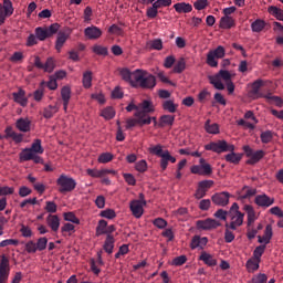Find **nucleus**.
I'll use <instances>...</instances> for the list:
<instances>
[{
    "mask_svg": "<svg viewBox=\"0 0 283 283\" xmlns=\"http://www.w3.org/2000/svg\"><path fill=\"white\" fill-rule=\"evenodd\" d=\"M135 87L139 85L143 90H154L156 87V76L147 73L145 70L137 69L133 72Z\"/></svg>",
    "mask_w": 283,
    "mask_h": 283,
    "instance_id": "f257e3e1",
    "label": "nucleus"
},
{
    "mask_svg": "<svg viewBox=\"0 0 283 283\" xmlns=\"http://www.w3.org/2000/svg\"><path fill=\"white\" fill-rule=\"evenodd\" d=\"M148 151L153 156H158V158H160L161 171L167 170L169 163H176V157L171 156V153H169V150H163V145L160 144L149 147Z\"/></svg>",
    "mask_w": 283,
    "mask_h": 283,
    "instance_id": "f03ea898",
    "label": "nucleus"
},
{
    "mask_svg": "<svg viewBox=\"0 0 283 283\" xmlns=\"http://www.w3.org/2000/svg\"><path fill=\"white\" fill-rule=\"evenodd\" d=\"M145 125H151V116L144 114L143 112H135L134 117L126 119V129L134 127H145Z\"/></svg>",
    "mask_w": 283,
    "mask_h": 283,
    "instance_id": "7ed1b4c3",
    "label": "nucleus"
},
{
    "mask_svg": "<svg viewBox=\"0 0 283 283\" xmlns=\"http://www.w3.org/2000/svg\"><path fill=\"white\" fill-rule=\"evenodd\" d=\"M56 186L59 187L57 191L60 193H71V191L76 189V180L65 174H62L56 179Z\"/></svg>",
    "mask_w": 283,
    "mask_h": 283,
    "instance_id": "20e7f679",
    "label": "nucleus"
},
{
    "mask_svg": "<svg viewBox=\"0 0 283 283\" xmlns=\"http://www.w3.org/2000/svg\"><path fill=\"white\" fill-rule=\"evenodd\" d=\"M229 217L231 222L228 223V226L232 229V231H235L238 227H242L244 223V213L240 212V206H238L237 202L232 203L229 210Z\"/></svg>",
    "mask_w": 283,
    "mask_h": 283,
    "instance_id": "39448f33",
    "label": "nucleus"
},
{
    "mask_svg": "<svg viewBox=\"0 0 283 283\" xmlns=\"http://www.w3.org/2000/svg\"><path fill=\"white\" fill-rule=\"evenodd\" d=\"M205 149L206 151H213L214 154H224L227 151H235V146L222 139L207 144Z\"/></svg>",
    "mask_w": 283,
    "mask_h": 283,
    "instance_id": "423d86ee",
    "label": "nucleus"
},
{
    "mask_svg": "<svg viewBox=\"0 0 283 283\" xmlns=\"http://www.w3.org/2000/svg\"><path fill=\"white\" fill-rule=\"evenodd\" d=\"M143 112V114H154L156 112V107L151 101L144 99L142 103L136 105L134 101H132L126 106V112Z\"/></svg>",
    "mask_w": 283,
    "mask_h": 283,
    "instance_id": "0eeeda50",
    "label": "nucleus"
},
{
    "mask_svg": "<svg viewBox=\"0 0 283 283\" xmlns=\"http://www.w3.org/2000/svg\"><path fill=\"white\" fill-rule=\"evenodd\" d=\"M144 207H147V200H145V195L140 192L139 199L132 200L129 203V209L134 218H143V213H145Z\"/></svg>",
    "mask_w": 283,
    "mask_h": 283,
    "instance_id": "6e6552de",
    "label": "nucleus"
},
{
    "mask_svg": "<svg viewBox=\"0 0 283 283\" xmlns=\"http://www.w3.org/2000/svg\"><path fill=\"white\" fill-rule=\"evenodd\" d=\"M226 53L227 51L222 45H219L214 50L209 51L206 60L207 65L210 67H218V61L216 59H224Z\"/></svg>",
    "mask_w": 283,
    "mask_h": 283,
    "instance_id": "1a4fd4ad",
    "label": "nucleus"
},
{
    "mask_svg": "<svg viewBox=\"0 0 283 283\" xmlns=\"http://www.w3.org/2000/svg\"><path fill=\"white\" fill-rule=\"evenodd\" d=\"M12 14H14L12 1L3 0V4L0 3V25H3V23H6V19H8V17H12Z\"/></svg>",
    "mask_w": 283,
    "mask_h": 283,
    "instance_id": "9d476101",
    "label": "nucleus"
},
{
    "mask_svg": "<svg viewBox=\"0 0 283 283\" xmlns=\"http://www.w3.org/2000/svg\"><path fill=\"white\" fill-rule=\"evenodd\" d=\"M8 277H10V259L3 254L0 261V283H8Z\"/></svg>",
    "mask_w": 283,
    "mask_h": 283,
    "instance_id": "9b49d317",
    "label": "nucleus"
},
{
    "mask_svg": "<svg viewBox=\"0 0 283 283\" xmlns=\"http://www.w3.org/2000/svg\"><path fill=\"white\" fill-rule=\"evenodd\" d=\"M196 224L199 231H211L213 229H218V227L221 226L220 221L211 218L199 220Z\"/></svg>",
    "mask_w": 283,
    "mask_h": 283,
    "instance_id": "f8f14e48",
    "label": "nucleus"
},
{
    "mask_svg": "<svg viewBox=\"0 0 283 283\" xmlns=\"http://www.w3.org/2000/svg\"><path fill=\"white\" fill-rule=\"evenodd\" d=\"M229 198H231V195L228 191L217 192L211 197V201L217 207H227L229 205Z\"/></svg>",
    "mask_w": 283,
    "mask_h": 283,
    "instance_id": "ddd939ff",
    "label": "nucleus"
},
{
    "mask_svg": "<svg viewBox=\"0 0 283 283\" xmlns=\"http://www.w3.org/2000/svg\"><path fill=\"white\" fill-rule=\"evenodd\" d=\"M84 36L90 41H96V39H101V36H103V31L98 29V27H87L84 30Z\"/></svg>",
    "mask_w": 283,
    "mask_h": 283,
    "instance_id": "4468645a",
    "label": "nucleus"
},
{
    "mask_svg": "<svg viewBox=\"0 0 283 283\" xmlns=\"http://www.w3.org/2000/svg\"><path fill=\"white\" fill-rule=\"evenodd\" d=\"M254 202L255 205H258V207L268 208V207H271V205L275 203V199L263 193V195H258L254 199Z\"/></svg>",
    "mask_w": 283,
    "mask_h": 283,
    "instance_id": "2eb2a0df",
    "label": "nucleus"
},
{
    "mask_svg": "<svg viewBox=\"0 0 283 283\" xmlns=\"http://www.w3.org/2000/svg\"><path fill=\"white\" fill-rule=\"evenodd\" d=\"M209 243V239L207 237L200 238V235H195L190 242V249H205Z\"/></svg>",
    "mask_w": 283,
    "mask_h": 283,
    "instance_id": "dca6fc26",
    "label": "nucleus"
},
{
    "mask_svg": "<svg viewBox=\"0 0 283 283\" xmlns=\"http://www.w3.org/2000/svg\"><path fill=\"white\" fill-rule=\"evenodd\" d=\"M46 224L50 227L54 233L59 231V227H61V219H59V216L56 214H49L46 218Z\"/></svg>",
    "mask_w": 283,
    "mask_h": 283,
    "instance_id": "f3484780",
    "label": "nucleus"
},
{
    "mask_svg": "<svg viewBox=\"0 0 283 283\" xmlns=\"http://www.w3.org/2000/svg\"><path fill=\"white\" fill-rule=\"evenodd\" d=\"M14 103H18V105H21V107L28 106V97H25V91L20 88L19 92L12 93Z\"/></svg>",
    "mask_w": 283,
    "mask_h": 283,
    "instance_id": "a211bd4d",
    "label": "nucleus"
},
{
    "mask_svg": "<svg viewBox=\"0 0 283 283\" xmlns=\"http://www.w3.org/2000/svg\"><path fill=\"white\" fill-rule=\"evenodd\" d=\"M4 138H12L17 144L23 143V134L13 132L12 126H8L4 130Z\"/></svg>",
    "mask_w": 283,
    "mask_h": 283,
    "instance_id": "6ab92c4d",
    "label": "nucleus"
},
{
    "mask_svg": "<svg viewBox=\"0 0 283 283\" xmlns=\"http://www.w3.org/2000/svg\"><path fill=\"white\" fill-rule=\"evenodd\" d=\"M258 193V189L251 188L249 186H243L240 191V200H247L249 198H253Z\"/></svg>",
    "mask_w": 283,
    "mask_h": 283,
    "instance_id": "aec40b11",
    "label": "nucleus"
},
{
    "mask_svg": "<svg viewBox=\"0 0 283 283\" xmlns=\"http://www.w3.org/2000/svg\"><path fill=\"white\" fill-rule=\"evenodd\" d=\"M32 122L28 118H19L15 122V127L19 132L28 133L31 129Z\"/></svg>",
    "mask_w": 283,
    "mask_h": 283,
    "instance_id": "412c9836",
    "label": "nucleus"
},
{
    "mask_svg": "<svg viewBox=\"0 0 283 283\" xmlns=\"http://www.w3.org/2000/svg\"><path fill=\"white\" fill-rule=\"evenodd\" d=\"M174 9L176 10V12H178V14H187L191 12V10H193V7L187 2H178L174 4Z\"/></svg>",
    "mask_w": 283,
    "mask_h": 283,
    "instance_id": "4be33fe9",
    "label": "nucleus"
},
{
    "mask_svg": "<svg viewBox=\"0 0 283 283\" xmlns=\"http://www.w3.org/2000/svg\"><path fill=\"white\" fill-rule=\"evenodd\" d=\"M219 28L222 30H231V28H235V20L231 17H222L220 20Z\"/></svg>",
    "mask_w": 283,
    "mask_h": 283,
    "instance_id": "5701e85b",
    "label": "nucleus"
},
{
    "mask_svg": "<svg viewBox=\"0 0 283 283\" xmlns=\"http://www.w3.org/2000/svg\"><path fill=\"white\" fill-rule=\"evenodd\" d=\"M199 260L207 264V266H218V260H216L210 253L202 252Z\"/></svg>",
    "mask_w": 283,
    "mask_h": 283,
    "instance_id": "b1692460",
    "label": "nucleus"
},
{
    "mask_svg": "<svg viewBox=\"0 0 283 283\" xmlns=\"http://www.w3.org/2000/svg\"><path fill=\"white\" fill-rule=\"evenodd\" d=\"M67 39H70V35H67L65 32L57 33V38L55 41V50L57 52H61V50L63 49V45H65V42L67 41Z\"/></svg>",
    "mask_w": 283,
    "mask_h": 283,
    "instance_id": "393cba45",
    "label": "nucleus"
},
{
    "mask_svg": "<svg viewBox=\"0 0 283 283\" xmlns=\"http://www.w3.org/2000/svg\"><path fill=\"white\" fill-rule=\"evenodd\" d=\"M114 242H116V240L114 239V235L112 234L106 235V240L104 242L103 249L106 253H108V255H112V253H114Z\"/></svg>",
    "mask_w": 283,
    "mask_h": 283,
    "instance_id": "a878e982",
    "label": "nucleus"
},
{
    "mask_svg": "<svg viewBox=\"0 0 283 283\" xmlns=\"http://www.w3.org/2000/svg\"><path fill=\"white\" fill-rule=\"evenodd\" d=\"M161 107L165 112H169V114H176L178 112V104L174 103V99L164 101Z\"/></svg>",
    "mask_w": 283,
    "mask_h": 283,
    "instance_id": "bb28decb",
    "label": "nucleus"
},
{
    "mask_svg": "<svg viewBox=\"0 0 283 283\" xmlns=\"http://www.w3.org/2000/svg\"><path fill=\"white\" fill-rule=\"evenodd\" d=\"M120 76L123 81H126V83H129L132 87H136V80H134V73L129 72L128 69H123L120 71Z\"/></svg>",
    "mask_w": 283,
    "mask_h": 283,
    "instance_id": "cd10ccee",
    "label": "nucleus"
},
{
    "mask_svg": "<svg viewBox=\"0 0 283 283\" xmlns=\"http://www.w3.org/2000/svg\"><path fill=\"white\" fill-rule=\"evenodd\" d=\"M174 120H176V116L174 115H163L159 118L158 127H171L174 125Z\"/></svg>",
    "mask_w": 283,
    "mask_h": 283,
    "instance_id": "c85d7f7f",
    "label": "nucleus"
},
{
    "mask_svg": "<svg viewBox=\"0 0 283 283\" xmlns=\"http://www.w3.org/2000/svg\"><path fill=\"white\" fill-rule=\"evenodd\" d=\"M264 150H256L255 153H252L250 159H248L245 163L247 165H258L264 158Z\"/></svg>",
    "mask_w": 283,
    "mask_h": 283,
    "instance_id": "c756f323",
    "label": "nucleus"
},
{
    "mask_svg": "<svg viewBox=\"0 0 283 283\" xmlns=\"http://www.w3.org/2000/svg\"><path fill=\"white\" fill-rule=\"evenodd\" d=\"M35 36H36L38 41H45V39H50V34L48 32V27L35 28Z\"/></svg>",
    "mask_w": 283,
    "mask_h": 283,
    "instance_id": "7c9ffc66",
    "label": "nucleus"
},
{
    "mask_svg": "<svg viewBox=\"0 0 283 283\" xmlns=\"http://www.w3.org/2000/svg\"><path fill=\"white\" fill-rule=\"evenodd\" d=\"M185 70H187V62L185 61V57H180L175 64L172 72L175 74H182Z\"/></svg>",
    "mask_w": 283,
    "mask_h": 283,
    "instance_id": "2f4dec72",
    "label": "nucleus"
},
{
    "mask_svg": "<svg viewBox=\"0 0 283 283\" xmlns=\"http://www.w3.org/2000/svg\"><path fill=\"white\" fill-rule=\"evenodd\" d=\"M244 211L248 213V227H251L255 222V210L253 209V206L245 205Z\"/></svg>",
    "mask_w": 283,
    "mask_h": 283,
    "instance_id": "473e14b6",
    "label": "nucleus"
},
{
    "mask_svg": "<svg viewBox=\"0 0 283 283\" xmlns=\"http://www.w3.org/2000/svg\"><path fill=\"white\" fill-rule=\"evenodd\" d=\"M57 113H59V106L49 105L43 109V117L46 119H50L54 116V114H57Z\"/></svg>",
    "mask_w": 283,
    "mask_h": 283,
    "instance_id": "72a5a7b5",
    "label": "nucleus"
},
{
    "mask_svg": "<svg viewBox=\"0 0 283 283\" xmlns=\"http://www.w3.org/2000/svg\"><path fill=\"white\" fill-rule=\"evenodd\" d=\"M260 262L258 261V259H249L245 263L247 270L249 271V273H254V271H258V269H260Z\"/></svg>",
    "mask_w": 283,
    "mask_h": 283,
    "instance_id": "f704fd0d",
    "label": "nucleus"
},
{
    "mask_svg": "<svg viewBox=\"0 0 283 283\" xmlns=\"http://www.w3.org/2000/svg\"><path fill=\"white\" fill-rule=\"evenodd\" d=\"M227 163H231L232 165H240V160H242V155L235 154L234 150L230 151V154L226 155Z\"/></svg>",
    "mask_w": 283,
    "mask_h": 283,
    "instance_id": "c9c22d12",
    "label": "nucleus"
},
{
    "mask_svg": "<svg viewBox=\"0 0 283 283\" xmlns=\"http://www.w3.org/2000/svg\"><path fill=\"white\" fill-rule=\"evenodd\" d=\"M92 76H93L92 71H85L83 73L82 83L85 90H90V87H92V78H93Z\"/></svg>",
    "mask_w": 283,
    "mask_h": 283,
    "instance_id": "e433bc0d",
    "label": "nucleus"
},
{
    "mask_svg": "<svg viewBox=\"0 0 283 283\" xmlns=\"http://www.w3.org/2000/svg\"><path fill=\"white\" fill-rule=\"evenodd\" d=\"M34 158V154L31 148H24L20 153V161L21 163H28V160H32Z\"/></svg>",
    "mask_w": 283,
    "mask_h": 283,
    "instance_id": "4c0bfd02",
    "label": "nucleus"
},
{
    "mask_svg": "<svg viewBox=\"0 0 283 283\" xmlns=\"http://www.w3.org/2000/svg\"><path fill=\"white\" fill-rule=\"evenodd\" d=\"M211 120L208 119L205 124V129L208 134H220V126L214 123V124H210Z\"/></svg>",
    "mask_w": 283,
    "mask_h": 283,
    "instance_id": "58836bf2",
    "label": "nucleus"
},
{
    "mask_svg": "<svg viewBox=\"0 0 283 283\" xmlns=\"http://www.w3.org/2000/svg\"><path fill=\"white\" fill-rule=\"evenodd\" d=\"M146 48H148V50H163V40L161 39H155V40H150L146 43Z\"/></svg>",
    "mask_w": 283,
    "mask_h": 283,
    "instance_id": "ea45409f",
    "label": "nucleus"
},
{
    "mask_svg": "<svg viewBox=\"0 0 283 283\" xmlns=\"http://www.w3.org/2000/svg\"><path fill=\"white\" fill-rule=\"evenodd\" d=\"M199 165H201L203 176H211L213 174V168H211V165L205 158H200Z\"/></svg>",
    "mask_w": 283,
    "mask_h": 283,
    "instance_id": "a19ab883",
    "label": "nucleus"
},
{
    "mask_svg": "<svg viewBox=\"0 0 283 283\" xmlns=\"http://www.w3.org/2000/svg\"><path fill=\"white\" fill-rule=\"evenodd\" d=\"M224 227H226L224 242H227L229 244L235 240V234L233 233V229H231V227H229L228 222L224 224Z\"/></svg>",
    "mask_w": 283,
    "mask_h": 283,
    "instance_id": "79ce46f5",
    "label": "nucleus"
},
{
    "mask_svg": "<svg viewBox=\"0 0 283 283\" xmlns=\"http://www.w3.org/2000/svg\"><path fill=\"white\" fill-rule=\"evenodd\" d=\"M264 86V81L262 80H256L252 83V90L250 91V94H252V96H260V87Z\"/></svg>",
    "mask_w": 283,
    "mask_h": 283,
    "instance_id": "37998d69",
    "label": "nucleus"
},
{
    "mask_svg": "<svg viewBox=\"0 0 283 283\" xmlns=\"http://www.w3.org/2000/svg\"><path fill=\"white\" fill-rule=\"evenodd\" d=\"M113 160L114 154L112 153H102L97 158V163H101L102 165H107V163H112Z\"/></svg>",
    "mask_w": 283,
    "mask_h": 283,
    "instance_id": "c03bdc74",
    "label": "nucleus"
},
{
    "mask_svg": "<svg viewBox=\"0 0 283 283\" xmlns=\"http://www.w3.org/2000/svg\"><path fill=\"white\" fill-rule=\"evenodd\" d=\"M56 67V62L54 61V57H48L44 63V72H48L49 74H52L54 72V69Z\"/></svg>",
    "mask_w": 283,
    "mask_h": 283,
    "instance_id": "a18cd8bd",
    "label": "nucleus"
},
{
    "mask_svg": "<svg viewBox=\"0 0 283 283\" xmlns=\"http://www.w3.org/2000/svg\"><path fill=\"white\" fill-rule=\"evenodd\" d=\"M251 28L252 32H262V30L266 28V22L264 20L258 19L254 22H252Z\"/></svg>",
    "mask_w": 283,
    "mask_h": 283,
    "instance_id": "49530a36",
    "label": "nucleus"
},
{
    "mask_svg": "<svg viewBox=\"0 0 283 283\" xmlns=\"http://www.w3.org/2000/svg\"><path fill=\"white\" fill-rule=\"evenodd\" d=\"M61 96L63 103H70V99L72 98V88L70 86H63L61 90Z\"/></svg>",
    "mask_w": 283,
    "mask_h": 283,
    "instance_id": "de8ad7c7",
    "label": "nucleus"
},
{
    "mask_svg": "<svg viewBox=\"0 0 283 283\" xmlns=\"http://www.w3.org/2000/svg\"><path fill=\"white\" fill-rule=\"evenodd\" d=\"M264 251H266V245H259L253 251V259L262 262V255H264Z\"/></svg>",
    "mask_w": 283,
    "mask_h": 283,
    "instance_id": "09e8293b",
    "label": "nucleus"
},
{
    "mask_svg": "<svg viewBox=\"0 0 283 283\" xmlns=\"http://www.w3.org/2000/svg\"><path fill=\"white\" fill-rule=\"evenodd\" d=\"M209 81L216 90H224V84L220 81L219 75L209 76Z\"/></svg>",
    "mask_w": 283,
    "mask_h": 283,
    "instance_id": "8fccbe9b",
    "label": "nucleus"
},
{
    "mask_svg": "<svg viewBox=\"0 0 283 283\" xmlns=\"http://www.w3.org/2000/svg\"><path fill=\"white\" fill-rule=\"evenodd\" d=\"M260 138H261V143H263V145H269V143H271L273 140V130L262 132L260 135Z\"/></svg>",
    "mask_w": 283,
    "mask_h": 283,
    "instance_id": "3c124183",
    "label": "nucleus"
},
{
    "mask_svg": "<svg viewBox=\"0 0 283 283\" xmlns=\"http://www.w3.org/2000/svg\"><path fill=\"white\" fill-rule=\"evenodd\" d=\"M101 116H103L105 120H112V118L116 116V111H114V107H106L102 111Z\"/></svg>",
    "mask_w": 283,
    "mask_h": 283,
    "instance_id": "603ef678",
    "label": "nucleus"
},
{
    "mask_svg": "<svg viewBox=\"0 0 283 283\" xmlns=\"http://www.w3.org/2000/svg\"><path fill=\"white\" fill-rule=\"evenodd\" d=\"M63 218L65 222H72L73 224H81V220L74 214V212H64Z\"/></svg>",
    "mask_w": 283,
    "mask_h": 283,
    "instance_id": "864d4df0",
    "label": "nucleus"
},
{
    "mask_svg": "<svg viewBox=\"0 0 283 283\" xmlns=\"http://www.w3.org/2000/svg\"><path fill=\"white\" fill-rule=\"evenodd\" d=\"M268 12L273 14L277 19V21H283V10L277 7H269Z\"/></svg>",
    "mask_w": 283,
    "mask_h": 283,
    "instance_id": "5fc2aeb1",
    "label": "nucleus"
},
{
    "mask_svg": "<svg viewBox=\"0 0 283 283\" xmlns=\"http://www.w3.org/2000/svg\"><path fill=\"white\" fill-rule=\"evenodd\" d=\"M107 231V221L106 220H99L98 224L96 227V237L98 235H105V232Z\"/></svg>",
    "mask_w": 283,
    "mask_h": 283,
    "instance_id": "6e6d98bb",
    "label": "nucleus"
},
{
    "mask_svg": "<svg viewBox=\"0 0 283 283\" xmlns=\"http://www.w3.org/2000/svg\"><path fill=\"white\" fill-rule=\"evenodd\" d=\"M92 50L94 54H97L98 56H107V54H109L107 46L96 44Z\"/></svg>",
    "mask_w": 283,
    "mask_h": 283,
    "instance_id": "4d7b16f0",
    "label": "nucleus"
},
{
    "mask_svg": "<svg viewBox=\"0 0 283 283\" xmlns=\"http://www.w3.org/2000/svg\"><path fill=\"white\" fill-rule=\"evenodd\" d=\"M30 149L33 154H43L44 149L43 146H41V139H34Z\"/></svg>",
    "mask_w": 283,
    "mask_h": 283,
    "instance_id": "13d9d810",
    "label": "nucleus"
},
{
    "mask_svg": "<svg viewBox=\"0 0 283 283\" xmlns=\"http://www.w3.org/2000/svg\"><path fill=\"white\" fill-rule=\"evenodd\" d=\"M213 180H202L198 182V188L203 190L206 193L213 187Z\"/></svg>",
    "mask_w": 283,
    "mask_h": 283,
    "instance_id": "bf43d9fd",
    "label": "nucleus"
},
{
    "mask_svg": "<svg viewBox=\"0 0 283 283\" xmlns=\"http://www.w3.org/2000/svg\"><path fill=\"white\" fill-rule=\"evenodd\" d=\"M35 248L38 249V251H45V249H48V238L42 237L38 239Z\"/></svg>",
    "mask_w": 283,
    "mask_h": 283,
    "instance_id": "052dcab7",
    "label": "nucleus"
},
{
    "mask_svg": "<svg viewBox=\"0 0 283 283\" xmlns=\"http://www.w3.org/2000/svg\"><path fill=\"white\" fill-rule=\"evenodd\" d=\"M146 17H148V19H156L158 17V7L153 3V6L147 9Z\"/></svg>",
    "mask_w": 283,
    "mask_h": 283,
    "instance_id": "680f3d73",
    "label": "nucleus"
},
{
    "mask_svg": "<svg viewBox=\"0 0 283 283\" xmlns=\"http://www.w3.org/2000/svg\"><path fill=\"white\" fill-rule=\"evenodd\" d=\"M135 169L139 174H145L147 171V160L142 159L135 164Z\"/></svg>",
    "mask_w": 283,
    "mask_h": 283,
    "instance_id": "e2e57ef3",
    "label": "nucleus"
},
{
    "mask_svg": "<svg viewBox=\"0 0 283 283\" xmlns=\"http://www.w3.org/2000/svg\"><path fill=\"white\" fill-rule=\"evenodd\" d=\"M99 216L102 218H106L107 220H114L116 218V211L114 209H106L103 210Z\"/></svg>",
    "mask_w": 283,
    "mask_h": 283,
    "instance_id": "0e129e2a",
    "label": "nucleus"
},
{
    "mask_svg": "<svg viewBox=\"0 0 283 283\" xmlns=\"http://www.w3.org/2000/svg\"><path fill=\"white\" fill-rule=\"evenodd\" d=\"M76 228L74 227V224L72 223H64L61 228V233H63V235H65V233H69V235H72V233H74V231Z\"/></svg>",
    "mask_w": 283,
    "mask_h": 283,
    "instance_id": "69168bd1",
    "label": "nucleus"
},
{
    "mask_svg": "<svg viewBox=\"0 0 283 283\" xmlns=\"http://www.w3.org/2000/svg\"><path fill=\"white\" fill-rule=\"evenodd\" d=\"M44 209L48 213H56L59 206H56V202L54 201H46V206Z\"/></svg>",
    "mask_w": 283,
    "mask_h": 283,
    "instance_id": "338daca9",
    "label": "nucleus"
},
{
    "mask_svg": "<svg viewBox=\"0 0 283 283\" xmlns=\"http://www.w3.org/2000/svg\"><path fill=\"white\" fill-rule=\"evenodd\" d=\"M266 280H269L266 274L260 273V274L253 276L250 283H266Z\"/></svg>",
    "mask_w": 283,
    "mask_h": 283,
    "instance_id": "774afa93",
    "label": "nucleus"
}]
</instances>
